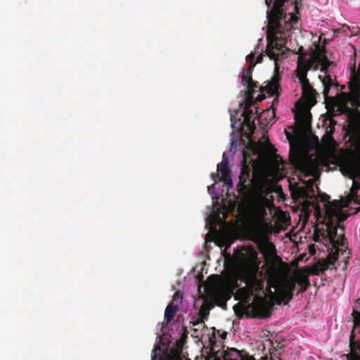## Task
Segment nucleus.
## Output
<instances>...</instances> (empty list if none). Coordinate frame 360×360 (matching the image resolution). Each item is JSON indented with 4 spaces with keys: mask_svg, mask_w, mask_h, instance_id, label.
<instances>
[{
    "mask_svg": "<svg viewBox=\"0 0 360 360\" xmlns=\"http://www.w3.org/2000/svg\"><path fill=\"white\" fill-rule=\"evenodd\" d=\"M322 83H323V96L325 97V98L326 100H330L331 102H332V106H331V109L332 110L335 111V108L337 109V107L335 105V99L337 98V96L335 98H333V97H329L328 96V94H329V92H330V89L331 88L332 86H337V84H335L331 78V76L330 75H326L323 79H322Z\"/></svg>",
    "mask_w": 360,
    "mask_h": 360,
    "instance_id": "obj_17",
    "label": "nucleus"
},
{
    "mask_svg": "<svg viewBox=\"0 0 360 360\" xmlns=\"http://www.w3.org/2000/svg\"><path fill=\"white\" fill-rule=\"evenodd\" d=\"M354 327L349 335L350 352L345 355L347 360H360V340H355L356 331H360V298L356 300L353 306Z\"/></svg>",
    "mask_w": 360,
    "mask_h": 360,
    "instance_id": "obj_7",
    "label": "nucleus"
},
{
    "mask_svg": "<svg viewBox=\"0 0 360 360\" xmlns=\"http://www.w3.org/2000/svg\"><path fill=\"white\" fill-rule=\"evenodd\" d=\"M314 70H316L317 69V65H316L314 68Z\"/></svg>",
    "mask_w": 360,
    "mask_h": 360,
    "instance_id": "obj_44",
    "label": "nucleus"
},
{
    "mask_svg": "<svg viewBox=\"0 0 360 360\" xmlns=\"http://www.w3.org/2000/svg\"><path fill=\"white\" fill-rule=\"evenodd\" d=\"M289 158L291 164L307 176H313L318 168L315 159L307 157L299 151L290 153Z\"/></svg>",
    "mask_w": 360,
    "mask_h": 360,
    "instance_id": "obj_8",
    "label": "nucleus"
},
{
    "mask_svg": "<svg viewBox=\"0 0 360 360\" xmlns=\"http://www.w3.org/2000/svg\"><path fill=\"white\" fill-rule=\"evenodd\" d=\"M160 348L159 346L158 345H155V347L153 348V351H152V353H151V358L152 359H155L156 360V358H157V351L158 350H160Z\"/></svg>",
    "mask_w": 360,
    "mask_h": 360,
    "instance_id": "obj_34",
    "label": "nucleus"
},
{
    "mask_svg": "<svg viewBox=\"0 0 360 360\" xmlns=\"http://www.w3.org/2000/svg\"><path fill=\"white\" fill-rule=\"evenodd\" d=\"M349 89V93H340L334 102L339 114L350 116L354 112L352 108L360 106V74L356 72L355 65L352 69Z\"/></svg>",
    "mask_w": 360,
    "mask_h": 360,
    "instance_id": "obj_4",
    "label": "nucleus"
},
{
    "mask_svg": "<svg viewBox=\"0 0 360 360\" xmlns=\"http://www.w3.org/2000/svg\"><path fill=\"white\" fill-rule=\"evenodd\" d=\"M281 285V283H278L276 281L269 280L266 295L264 297L258 295L254 297L251 307L256 312L257 316L260 318H268L271 316Z\"/></svg>",
    "mask_w": 360,
    "mask_h": 360,
    "instance_id": "obj_5",
    "label": "nucleus"
},
{
    "mask_svg": "<svg viewBox=\"0 0 360 360\" xmlns=\"http://www.w3.org/2000/svg\"><path fill=\"white\" fill-rule=\"evenodd\" d=\"M288 0H265L271 9L266 12L268 20L266 55L274 60V72L279 70L278 61L285 54L284 49L292 29L298 27L300 18L295 13H284L283 6Z\"/></svg>",
    "mask_w": 360,
    "mask_h": 360,
    "instance_id": "obj_1",
    "label": "nucleus"
},
{
    "mask_svg": "<svg viewBox=\"0 0 360 360\" xmlns=\"http://www.w3.org/2000/svg\"><path fill=\"white\" fill-rule=\"evenodd\" d=\"M266 200L264 196H262L261 201L258 202L255 206V215L259 220H263L266 216V206L264 205V202Z\"/></svg>",
    "mask_w": 360,
    "mask_h": 360,
    "instance_id": "obj_19",
    "label": "nucleus"
},
{
    "mask_svg": "<svg viewBox=\"0 0 360 360\" xmlns=\"http://www.w3.org/2000/svg\"><path fill=\"white\" fill-rule=\"evenodd\" d=\"M221 180L223 181L228 187L233 186V182L230 174L221 177Z\"/></svg>",
    "mask_w": 360,
    "mask_h": 360,
    "instance_id": "obj_32",
    "label": "nucleus"
},
{
    "mask_svg": "<svg viewBox=\"0 0 360 360\" xmlns=\"http://www.w3.org/2000/svg\"><path fill=\"white\" fill-rule=\"evenodd\" d=\"M250 172L251 170L248 166L243 165L242 167L239 175V184L237 186L239 193H243L248 190L247 183L250 181Z\"/></svg>",
    "mask_w": 360,
    "mask_h": 360,
    "instance_id": "obj_14",
    "label": "nucleus"
},
{
    "mask_svg": "<svg viewBox=\"0 0 360 360\" xmlns=\"http://www.w3.org/2000/svg\"><path fill=\"white\" fill-rule=\"evenodd\" d=\"M303 47L300 46L295 53L298 54L297 68L295 70V76L299 79L301 85L302 97L311 103L316 102V91L310 84L307 78L308 72L313 68L314 64L318 63L322 67L329 60L326 55L321 53H314L309 58L307 59V53H304Z\"/></svg>",
    "mask_w": 360,
    "mask_h": 360,
    "instance_id": "obj_3",
    "label": "nucleus"
},
{
    "mask_svg": "<svg viewBox=\"0 0 360 360\" xmlns=\"http://www.w3.org/2000/svg\"><path fill=\"white\" fill-rule=\"evenodd\" d=\"M210 313V307L207 304H203L201 307V309L200 310V318L204 320L205 319H207V316L209 315Z\"/></svg>",
    "mask_w": 360,
    "mask_h": 360,
    "instance_id": "obj_28",
    "label": "nucleus"
},
{
    "mask_svg": "<svg viewBox=\"0 0 360 360\" xmlns=\"http://www.w3.org/2000/svg\"><path fill=\"white\" fill-rule=\"evenodd\" d=\"M331 66H335V64L333 61L328 60V63H326V65H323L322 67H321L320 70L321 72H323L326 74V75H328V69Z\"/></svg>",
    "mask_w": 360,
    "mask_h": 360,
    "instance_id": "obj_31",
    "label": "nucleus"
},
{
    "mask_svg": "<svg viewBox=\"0 0 360 360\" xmlns=\"http://www.w3.org/2000/svg\"><path fill=\"white\" fill-rule=\"evenodd\" d=\"M165 360H179V358L177 354L167 355Z\"/></svg>",
    "mask_w": 360,
    "mask_h": 360,
    "instance_id": "obj_37",
    "label": "nucleus"
},
{
    "mask_svg": "<svg viewBox=\"0 0 360 360\" xmlns=\"http://www.w3.org/2000/svg\"><path fill=\"white\" fill-rule=\"evenodd\" d=\"M356 333H359L360 334V331H356Z\"/></svg>",
    "mask_w": 360,
    "mask_h": 360,
    "instance_id": "obj_45",
    "label": "nucleus"
},
{
    "mask_svg": "<svg viewBox=\"0 0 360 360\" xmlns=\"http://www.w3.org/2000/svg\"><path fill=\"white\" fill-rule=\"evenodd\" d=\"M266 226V224L262 222L261 224L257 226L252 232V240L257 243H262L266 239V234L264 228Z\"/></svg>",
    "mask_w": 360,
    "mask_h": 360,
    "instance_id": "obj_18",
    "label": "nucleus"
},
{
    "mask_svg": "<svg viewBox=\"0 0 360 360\" xmlns=\"http://www.w3.org/2000/svg\"><path fill=\"white\" fill-rule=\"evenodd\" d=\"M328 200H329V196H328V195H326V197L322 199V200L326 202V204L325 205L326 210V207L328 205H329L330 203L332 202H330ZM326 217H327V214H326V211L325 216L323 218V224L326 226V229L320 230L318 227L315 228L313 238H314V240L317 242L320 240V236H322L323 238L328 240L330 241V243L333 245V243L330 241L328 236H327V235H326V233L328 231V223L326 221Z\"/></svg>",
    "mask_w": 360,
    "mask_h": 360,
    "instance_id": "obj_16",
    "label": "nucleus"
},
{
    "mask_svg": "<svg viewBox=\"0 0 360 360\" xmlns=\"http://www.w3.org/2000/svg\"><path fill=\"white\" fill-rule=\"evenodd\" d=\"M252 80V75L245 72V70L243 71V75L241 77V82L243 86H246L248 84L251 82Z\"/></svg>",
    "mask_w": 360,
    "mask_h": 360,
    "instance_id": "obj_30",
    "label": "nucleus"
},
{
    "mask_svg": "<svg viewBox=\"0 0 360 360\" xmlns=\"http://www.w3.org/2000/svg\"><path fill=\"white\" fill-rule=\"evenodd\" d=\"M342 30H343V32H344L345 33H346V34H347V30H349V31H350V34H351V35H355V34H356V32L351 31V30H350V27H348V26H346V25H344V26L342 27Z\"/></svg>",
    "mask_w": 360,
    "mask_h": 360,
    "instance_id": "obj_36",
    "label": "nucleus"
},
{
    "mask_svg": "<svg viewBox=\"0 0 360 360\" xmlns=\"http://www.w3.org/2000/svg\"><path fill=\"white\" fill-rule=\"evenodd\" d=\"M245 122L247 124H250V117L249 115H246L245 117Z\"/></svg>",
    "mask_w": 360,
    "mask_h": 360,
    "instance_id": "obj_40",
    "label": "nucleus"
},
{
    "mask_svg": "<svg viewBox=\"0 0 360 360\" xmlns=\"http://www.w3.org/2000/svg\"><path fill=\"white\" fill-rule=\"evenodd\" d=\"M255 65H256V63H255V61H251L249 64L248 69L246 70H245V72L248 75H252V71H253Z\"/></svg>",
    "mask_w": 360,
    "mask_h": 360,
    "instance_id": "obj_33",
    "label": "nucleus"
},
{
    "mask_svg": "<svg viewBox=\"0 0 360 360\" xmlns=\"http://www.w3.org/2000/svg\"><path fill=\"white\" fill-rule=\"evenodd\" d=\"M302 270L305 273H307L308 276H309L311 274L312 275H319V273L321 272L319 270V267L318 266L316 263L311 267H305V268L302 269Z\"/></svg>",
    "mask_w": 360,
    "mask_h": 360,
    "instance_id": "obj_27",
    "label": "nucleus"
},
{
    "mask_svg": "<svg viewBox=\"0 0 360 360\" xmlns=\"http://www.w3.org/2000/svg\"><path fill=\"white\" fill-rule=\"evenodd\" d=\"M247 90L245 91V96L247 99H252L255 89L258 87L257 82L252 81L246 85Z\"/></svg>",
    "mask_w": 360,
    "mask_h": 360,
    "instance_id": "obj_24",
    "label": "nucleus"
},
{
    "mask_svg": "<svg viewBox=\"0 0 360 360\" xmlns=\"http://www.w3.org/2000/svg\"><path fill=\"white\" fill-rule=\"evenodd\" d=\"M248 58L249 59V61L250 63L251 61H255V53H250L248 56Z\"/></svg>",
    "mask_w": 360,
    "mask_h": 360,
    "instance_id": "obj_39",
    "label": "nucleus"
},
{
    "mask_svg": "<svg viewBox=\"0 0 360 360\" xmlns=\"http://www.w3.org/2000/svg\"><path fill=\"white\" fill-rule=\"evenodd\" d=\"M334 131V127H330L329 131H326L324 136L322 138V141L327 145H332L335 141L333 138V134Z\"/></svg>",
    "mask_w": 360,
    "mask_h": 360,
    "instance_id": "obj_26",
    "label": "nucleus"
},
{
    "mask_svg": "<svg viewBox=\"0 0 360 360\" xmlns=\"http://www.w3.org/2000/svg\"><path fill=\"white\" fill-rule=\"evenodd\" d=\"M228 165V158L225 157V155L224 154L221 162L217 165V171L221 175V177L230 174V169Z\"/></svg>",
    "mask_w": 360,
    "mask_h": 360,
    "instance_id": "obj_20",
    "label": "nucleus"
},
{
    "mask_svg": "<svg viewBox=\"0 0 360 360\" xmlns=\"http://www.w3.org/2000/svg\"><path fill=\"white\" fill-rule=\"evenodd\" d=\"M263 57H264V55L263 53H261L257 58L256 61H255V63H262V60H263Z\"/></svg>",
    "mask_w": 360,
    "mask_h": 360,
    "instance_id": "obj_38",
    "label": "nucleus"
},
{
    "mask_svg": "<svg viewBox=\"0 0 360 360\" xmlns=\"http://www.w3.org/2000/svg\"><path fill=\"white\" fill-rule=\"evenodd\" d=\"M355 138L356 149L359 153V162L348 161L343 165V169L349 179L357 178L360 180V131L356 133Z\"/></svg>",
    "mask_w": 360,
    "mask_h": 360,
    "instance_id": "obj_9",
    "label": "nucleus"
},
{
    "mask_svg": "<svg viewBox=\"0 0 360 360\" xmlns=\"http://www.w3.org/2000/svg\"><path fill=\"white\" fill-rule=\"evenodd\" d=\"M257 256V252L252 246L242 247L236 253L237 259L243 269L242 278L245 283V286L239 288L236 292V295L245 304L238 303L233 306L234 312L239 318L248 314L250 309L252 311L253 316L258 317L251 307L252 302L250 303L255 292L263 290L264 284L262 272L259 271L260 262Z\"/></svg>",
    "mask_w": 360,
    "mask_h": 360,
    "instance_id": "obj_2",
    "label": "nucleus"
},
{
    "mask_svg": "<svg viewBox=\"0 0 360 360\" xmlns=\"http://www.w3.org/2000/svg\"><path fill=\"white\" fill-rule=\"evenodd\" d=\"M285 133H286L287 138L289 139L290 136V134L288 132H287L286 131H285Z\"/></svg>",
    "mask_w": 360,
    "mask_h": 360,
    "instance_id": "obj_42",
    "label": "nucleus"
},
{
    "mask_svg": "<svg viewBox=\"0 0 360 360\" xmlns=\"http://www.w3.org/2000/svg\"><path fill=\"white\" fill-rule=\"evenodd\" d=\"M295 120L300 129H306L310 127L311 115L309 111L302 110L295 113Z\"/></svg>",
    "mask_w": 360,
    "mask_h": 360,
    "instance_id": "obj_12",
    "label": "nucleus"
},
{
    "mask_svg": "<svg viewBox=\"0 0 360 360\" xmlns=\"http://www.w3.org/2000/svg\"><path fill=\"white\" fill-rule=\"evenodd\" d=\"M177 298L180 300V302H181L182 296L180 295L178 292H176L172 302L169 303L165 309L164 318V323L165 325L168 324L176 315L177 311V304H174V302Z\"/></svg>",
    "mask_w": 360,
    "mask_h": 360,
    "instance_id": "obj_13",
    "label": "nucleus"
},
{
    "mask_svg": "<svg viewBox=\"0 0 360 360\" xmlns=\"http://www.w3.org/2000/svg\"><path fill=\"white\" fill-rule=\"evenodd\" d=\"M293 280L296 281V285L297 284L299 287L297 293L304 292L310 286L307 273H305L302 269L297 271Z\"/></svg>",
    "mask_w": 360,
    "mask_h": 360,
    "instance_id": "obj_15",
    "label": "nucleus"
},
{
    "mask_svg": "<svg viewBox=\"0 0 360 360\" xmlns=\"http://www.w3.org/2000/svg\"><path fill=\"white\" fill-rule=\"evenodd\" d=\"M270 360H281L280 356L281 353L278 352L275 347L270 349Z\"/></svg>",
    "mask_w": 360,
    "mask_h": 360,
    "instance_id": "obj_29",
    "label": "nucleus"
},
{
    "mask_svg": "<svg viewBox=\"0 0 360 360\" xmlns=\"http://www.w3.org/2000/svg\"><path fill=\"white\" fill-rule=\"evenodd\" d=\"M252 127L253 130H255V125L254 122H252Z\"/></svg>",
    "mask_w": 360,
    "mask_h": 360,
    "instance_id": "obj_43",
    "label": "nucleus"
},
{
    "mask_svg": "<svg viewBox=\"0 0 360 360\" xmlns=\"http://www.w3.org/2000/svg\"><path fill=\"white\" fill-rule=\"evenodd\" d=\"M278 78L276 75H274V77H272L271 81L269 82L268 84L265 86V89H266L267 92L271 94H275L278 91ZM264 89V87H261L260 89L261 91H263Z\"/></svg>",
    "mask_w": 360,
    "mask_h": 360,
    "instance_id": "obj_21",
    "label": "nucleus"
},
{
    "mask_svg": "<svg viewBox=\"0 0 360 360\" xmlns=\"http://www.w3.org/2000/svg\"><path fill=\"white\" fill-rule=\"evenodd\" d=\"M288 292V291L280 288L279 292L277 293L276 304H280L282 301H283L285 304H288L292 300L290 299Z\"/></svg>",
    "mask_w": 360,
    "mask_h": 360,
    "instance_id": "obj_23",
    "label": "nucleus"
},
{
    "mask_svg": "<svg viewBox=\"0 0 360 360\" xmlns=\"http://www.w3.org/2000/svg\"><path fill=\"white\" fill-rule=\"evenodd\" d=\"M280 288H283V289L288 291L290 299H292L293 292L296 288V281H295L293 279H290L288 281H286L285 282L281 283Z\"/></svg>",
    "mask_w": 360,
    "mask_h": 360,
    "instance_id": "obj_22",
    "label": "nucleus"
},
{
    "mask_svg": "<svg viewBox=\"0 0 360 360\" xmlns=\"http://www.w3.org/2000/svg\"><path fill=\"white\" fill-rule=\"evenodd\" d=\"M301 1H302V0H295V11L296 15L299 14L298 9H299V7L302 6Z\"/></svg>",
    "mask_w": 360,
    "mask_h": 360,
    "instance_id": "obj_35",
    "label": "nucleus"
},
{
    "mask_svg": "<svg viewBox=\"0 0 360 360\" xmlns=\"http://www.w3.org/2000/svg\"><path fill=\"white\" fill-rule=\"evenodd\" d=\"M326 235L333 243V250L330 252V258L328 260H320L316 263L321 272H324L328 269L330 266L334 265L335 262L338 259L339 252H341L343 255L347 252V249L346 243H345L346 239L343 233H340L339 236L337 234L332 238L329 235V229H328Z\"/></svg>",
    "mask_w": 360,
    "mask_h": 360,
    "instance_id": "obj_6",
    "label": "nucleus"
},
{
    "mask_svg": "<svg viewBox=\"0 0 360 360\" xmlns=\"http://www.w3.org/2000/svg\"><path fill=\"white\" fill-rule=\"evenodd\" d=\"M193 326H195L193 330L195 336H198L200 335L199 332H202L205 328L204 320L202 319H198L196 321L193 322Z\"/></svg>",
    "mask_w": 360,
    "mask_h": 360,
    "instance_id": "obj_25",
    "label": "nucleus"
},
{
    "mask_svg": "<svg viewBox=\"0 0 360 360\" xmlns=\"http://www.w3.org/2000/svg\"><path fill=\"white\" fill-rule=\"evenodd\" d=\"M225 358L230 360H256L253 356H250L245 350H238L236 348H229L224 352Z\"/></svg>",
    "mask_w": 360,
    "mask_h": 360,
    "instance_id": "obj_11",
    "label": "nucleus"
},
{
    "mask_svg": "<svg viewBox=\"0 0 360 360\" xmlns=\"http://www.w3.org/2000/svg\"><path fill=\"white\" fill-rule=\"evenodd\" d=\"M264 96H263V97H259V96H258V97H257V101H262V99H264Z\"/></svg>",
    "mask_w": 360,
    "mask_h": 360,
    "instance_id": "obj_41",
    "label": "nucleus"
},
{
    "mask_svg": "<svg viewBox=\"0 0 360 360\" xmlns=\"http://www.w3.org/2000/svg\"><path fill=\"white\" fill-rule=\"evenodd\" d=\"M314 184V179H309L306 181L304 186L299 187L297 190V196L304 200L306 203L310 204L309 200L314 202L316 200Z\"/></svg>",
    "mask_w": 360,
    "mask_h": 360,
    "instance_id": "obj_10",
    "label": "nucleus"
}]
</instances>
